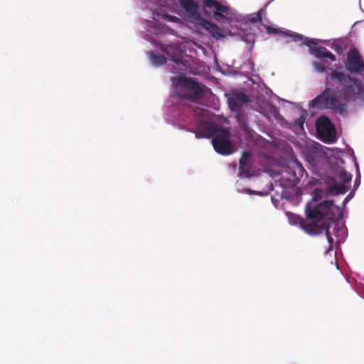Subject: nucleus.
I'll return each instance as SVG.
<instances>
[{
  "label": "nucleus",
  "instance_id": "obj_6",
  "mask_svg": "<svg viewBox=\"0 0 364 364\" xmlns=\"http://www.w3.org/2000/svg\"><path fill=\"white\" fill-rule=\"evenodd\" d=\"M316 130L318 137L325 143L336 140V128L326 116H321L316 122Z\"/></svg>",
  "mask_w": 364,
  "mask_h": 364
},
{
  "label": "nucleus",
  "instance_id": "obj_14",
  "mask_svg": "<svg viewBox=\"0 0 364 364\" xmlns=\"http://www.w3.org/2000/svg\"><path fill=\"white\" fill-rule=\"evenodd\" d=\"M324 196V192L322 189H315L312 194V200L314 203H316V205H334L333 200H323V197Z\"/></svg>",
  "mask_w": 364,
  "mask_h": 364
},
{
  "label": "nucleus",
  "instance_id": "obj_12",
  "mask_svg": "<svg viewBox=\"0 0 364 364\" xmlns=\"http://www.w3.org/2000/svg\"><path fill=\"white\" fill-rule=\"evenodd\" d=\"M201 25L212 35L214 38L218 40L224 37L219 27L211 21L204 20L203 21Z\"/></svg>",
  "mask_w": 364,
  "mask_h": 364
},
{
  "label": "nucleus",
  "instance_id": "obj_21",
  "mask_svg": "<svg viewBox=\"0 0 364 364\" xmlns=\"http://www.w3.org/2000/svg\"><path fill=\"white\" fill-rule=\"evenodd\" d=\"M287 36H289L291 40L294 42H301V43L303 44V42L305 39V38H304V36L301 34H299V33H287Z\"/></svg>",
  "mask_w": 364,
  "mask_h": 364
},
{
  "label": "nucleus",
  "instance_id": "obj_10",
  "mask_svg": "<svg viewBox=\"0 0 364 364\" xmlns=\"http://www.w3.org/2000/svg\"><path fill=\"white\" fill-rule=\"evenodd\" d=\"M180 6L186 11L189 18L195 20L200 18L199 6L193 0H178Z\"/></svg>",
  "mask_w": 364,
  "mask_h": 364
},
{
  "label": "nucleus",
  "instance_id": "obj_2",
  "mask_svg": "<svg viewBox=\"0 0 364 364\" xmlns=\"http://www.w3.org/2000/svg\"><path fill=\"white\" fill-rule=\"evenodd\" d=\"M335 83L326 82L325 90L309 102V107L311 109H332L336 113L344 114L346 113V104L343 102L338 95Z\"/></svg>",
  "mask_w": 364,
  "mask_h": 364
},
{
  "label": "nucleus",
  "instance_id": "obj_9",
  "mask_svg": "<svg viewBox=\"0 0 364 364\" xmlns=\"http://www.w3.org/2000/svg\"><path fill=\"white\" fill-rule=\"evenodd\" d=\"M247 102H249L248 96L244 92L238 91H232L228 99V105L233 111L239 109Z\"/></svg>",
  "mask_w": 364,
  "mask_h": 364
},
{
  "label": "nucleus",
  "instance_id": "obj_7",
  "mask_svg": "<svg viewBox=\"0 0 364 364\" xmlns=\"http://www.w3.org/2000/svg\"><path fill=\"white\" fill-rule=\"evenodd\" d=\"M212 144L215 151L220 154L228 155L232 153L230 133L227 129L217 132L213 137Z\"/></svg>",
  "mask_w": 364,
  "mask_h": 364
},
{
  "label": "nucleus",
  "instance_id": "obj_25",
  "mask_svg": "<svg viewBox=\"0 0 364 364\" xmlns=\"http://www.w3.org/2000/svg\"><path fill=\"white\" fill-rule=\"evenodd\" d=\"M262 11V10H260V11H259L258 12H257V14H256V16H255V17L252 18L250 19V21H251V22H253V23H255V22L262 21V14H261Z\"/></svg>",
  "mask_w": 364,
  "mask_h": 364
},
{
  "label": "nucleus",
  "instance_id": "obj_11",
  "mask_svg": "<svg viewBox=\"0 0 364 364\" xmlns=\"http://www.w3.org/2000/svg\"><path fill=\"white\" fill-rule=\"evenodd\" d=\"M250 154L248 151H243L239 163L240 175H244L248 178L253 175L250 170Z\"/></svg>",
  "mask_w": 364,
  "mask_h": 364
},
{
  "label": "nucleus",
  "instance_id": "obj_19",
  "mask_svg": "<svg viewBox=\"0 0 364 364\" xmlns=\"http://www.w3.org/2000/svg\"><path fill=\"white\" fill-rule=\"evenodd\" d=\"M339 179L343 183H350L352 180V175L345 170H341L339 173Z\"/></svg>",
  "mask_w": 364,
  "mask_h": 364
},
{
  "label": "nucleus",
  "instance_id": "obj_13",
  "mask_svg": "<svg viewBox=\"0 0 364 364\" xmlns=\"http://www.w3.org/2000/svg\"><path fill=\"white\" fill-rule=\"evenodd\" d=\"M311 54L319 59L326 58H329L332 61L336 60V56L331 52L328 51L325 47L318 46Z\"/></svg>",
  "mask_w": 364,
  "mask_h": 364
},
{
  "label": "nucleus",
  "instance_id": "obj_24",
  "mask_svg": "<svg viewBox=\"0 0 364 364\" xmlns=\"http://www.w3.org/2000/svg\"><path fill=\"white\" fill-rule=\"evenodd\" d=\"M332 48L339 55L343 53V48L342 46L338 43H333Z\"/></svg>",
  "mask_w": 364,
  "mask_h": 364
},
{
  "label": "nucleus",
  "instance_id": "obj_17",
  "mask_svg": "<svg viewBox=\"0 0 364 364\" xmlns=\"http://www.w3.org/2000/svg\"><path fill=\"white\" fill-rule=\"evenodd\" d=\"M151 61L155 65H162L166 63V58L163 55H154L151 53Z\"/></svg>",
  "mask_w": 364,
  "mask_h": 364
},
{
  "label": "nucleus",
  "instance_id": "obj_4",
  "mask_svg": "<svg viewBox=\"0 0 364 364\" xmlns=\"http://www.w3.org/2000/svg\"><path fill=\"white\" fill-rule=\"evenodd\" d=\"M342 210L341 206L339 208H327L325 211L322 212V215L320 219H318L315 223L317 226L318 232L314 234L312 236L318 235L325 231L327 240L330 246L333 242V239L331 235L329 229L331 224L340 220L341 218Z\"/></svg>",
  "mask_w": 364,
  "mask_h": 364
},
{
  "label": "nucleus",
  "instance_id": "obj_28",
  "mask_svg": "<svg viewBox=\"0 0 364 364\" xmlns=\"http://www.w3.org/2000/svg\"><path fill=\"white\" fill-rule=\"evenodd\" d=\"M306 205H311V201H309V203H307V204H306Z\"/></svg>",
  "mask_w": 364,
  "mask_h": 364
},
{
  "label": "nucleus",
  "instance_id": "obj_8",
  "mask_svg": "<svg viewBox=\"0 0 364 364\" xmlns=\"http://www.w3.org/2000/svg\"><path fill=\"white\" fill-rule=\"evenodd\" d=\"M346 69L352 74H362L364 72V60L356 48L349 50L347 53Z\"/></svg>",
  "mask_w": 364,
  "mask_h": 364
},
{
  "label": "nucleus",
  "instance_id": "obj_23",
  "mask_svg": "<svg viewBox=\"0 0 364 364\" xmlns=\"http://www.w3.org/2000/svg\"><path fill=\"white\" fill-rule=\"evenodd\" d=\"M266 30H267V32L268 33H273V34H283L284 36H287V33L286 32H283L282 31H280L279 29L278 28H272L271 26H267L266 28Z\"/></svg>",
  "mask_w": 364,
  "mask_h": 364
},
{
  "label": "nucleus",
  "instance_id": "obj_18",
  "mask_svg": "<svg viewBox=\"0 0 364 364\" xmlns=\"http://www.w3.org/2000/svg\"><path fill=\"white\" fill-rule=\"evenodd\" d=\"M303 44L307 46L310 48L311 54L318 47L315 39H310L308 38H305Z\"/></svg>",
  "mask_w": 364,
  "mask_h": 364
},
{
  "label": "nucleus",
  "instance_id": "obj_20",
  "mask_svg": "<svg viewBox=\"0 0 364 364\" xmlns=\"http://www.w3.org/2000/svg\"><path fill=\"white\" fill-rule=\"evenodd\" d=\"M228 7L220 3L218 5L217 9L214 11V14L218 16L223 17V13H226Z\"/></svg>",
  "mask_w": 364,
  "mask_h": 364
},
{
  "label": "nucleus",
  "instance_id": "obj_1",
  "mask_svg": "<svg viewBox=\"0 0 364 364\" xmlns=\"http://www.w3.org/2000/svg\"><path fill=\"white\" fill-rule=\"evenodd\" d=\"M328 78L333 81L337 91L342 92L346 102L364 100V84L361 80L337 70H333Z\"/></svg>",
  "mask_w": 364,
  "mask_h": 364
},
{
  "label": "nucleus",
  "instance_id": "obj_26",
  "mask_svg": "<svg viewBox=\"0 0 364 364\" xmlns=\"http://www.w3.org/2000/svg\"><path fill=\"white\" fill-rule=\"evenodd\" d=\"M352 197L351 193H350L343 200V205H346L348 203L349 198Z\"/></svg>",
  "mask_w": 364,
  "mask_h": 364
},
{
  "label": "nucleus",
  "instance_id": "obj_5",
  "mask_svg": "<svg viewBox=\"0 0 364 364\" xmlns=\"http://www.w3.org/2000/svg\"><path fill=\"white\" fill-rule=\"evenodd\" d=\"M180 97L191 101H196L203 97V89L191 79L181 77L178 79Z\"/></svg>",
  "mask_w": 364,
  "mask_h": 364
},
{
  "label": "nucleus",
  "instance_id": "obj_22",
  "mask_svg": "<svg viewBox=\"0 0 364 364\" xmlns=\"http://www.w3.org/2000/svg\"><path fill=\"white\" fill-rule=\"evenodd\" d=\"M313 65L314 68L320 73L326 71L328 68V65H325L323 63L319 62H314Z\"/></svg>",
  "mask_w": 364,
  "mask_h": 364
},
{
  "label": "nucleus",
  "instance_id": "obj_15",
  "mask_svg": "<svg viewBox=\"0 0 364 364\" xmlns=\"http://www.w3.org/2000/svg\"><path fill=\"white\" fill-rule=\"evenodd\" d=\"M219 4L220 2L216 0H204L203 9L206 12H208V11H215Z\"/></svg>",
  "mask_w": 364,
  "mask_h": 364
},
{
  "label": "nucleus",
  "instance_id": "obj_16",
  "mask_svg": "<svg viewBox=\"0 0 364 364\" xmlns=\"http://www.w3.org/2000/svg\"><path fill=\"white\" fill-rule=\"evenodd\" d=\"M346 191L347 187L345 184L335 183L331 187V193L335 195L345 193Z\"/></svg>",
  "mask_w": 364,
  "mask_h": 364
},
{
  "label": "nucleus",
  "instance_id": "obj_27",
  "mask_svg": "<svg viewBox=\"0 0 364 364\" xmlns=\"http://www.w3.org/2000/svg\"><path fill=\"white\" fill-rule=\"evenodd\" d=\"M196 137H197V138H202V137L207 136V135H205V134H200V133H196Z\"/></svg>",
  "mask_w": 364,
  "mask_h": 364
},
{
  "label": "nucleus",
  "instance_id": "obj_3",
  "mask_svg": "<svg viewBox=\"0 0 364 364\" xmlns=\"http://www.w3.org/2000/svg\"><path fill=\"white\" fill-rule=\"evenodd\" d=\"M331 208H339V206H306L305 213L306 218L305 219L290 212H287L286 214L289 223L299 225V228L306 234L313 235L318 232L317 226L315 223L318 219L321 218L322 212Z\"/></svg>",
  "mask_w": 364,
  "mask_h": 364
}]
</instances>
